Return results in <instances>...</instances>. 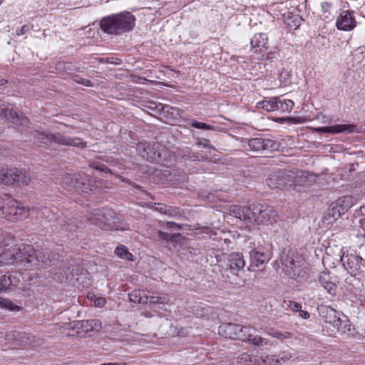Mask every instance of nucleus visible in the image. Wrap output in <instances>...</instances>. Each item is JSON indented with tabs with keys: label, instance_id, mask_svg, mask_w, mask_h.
<instances>
[{
	"label": "nucleus",
	"instance_id": "nucleus-23",
	"mask_svg": "<svg viewBox=\"0 0 365 365\" xmlns=\"http://www.w3.org/2000/svg\"><path fill=\"white\" fill-rule=\"evenodd\" d=\"M240 324L234 323H225L218 327V334L225 338L238 339V330Z\"/></svg>",
	"mask_w": 365,
	"mask_h": 365
},
{
	"label": "nucleus",
	"instance_id": "nucleus-52",
	"mask_svg": "<svg viewBox=\"0 0 365 365\" xmlns=\"http://www.w3.org/2000/svg\"><path fill=\"white\" fill-rule=\"evenodd\" d=\"M95 306L98 307H102L106 304V300L104 298L98 297L94 301Z\"/></svg>",
	"mask_w": 365,
	"mask_h": 365
},
{
	"label": "nucleus",
	"instance_id": "nucleus-13",
	"mask_svg": "<svg viewBox=\"0 0 365 365\" xmlns=\"http://www.w3.org/2000/svg\"><path fill=\"white\" fill-rule=\"evenodd\" d=\"M238 339L255 346H261L267 344V339L257 334V330L251 326L240 324L238 330Z\"/></svg>",
	"mask_w": 365,
	"mask_h": 365
},
{
	"label": "nucleus",
	"instance_id": "nucleus-53",
	"mask_svg": "<svg viewBox=\"0 0 365 365\" xmlns=\"http://www.w3.org/2000/svg\"><path fill=\"white\" fill-rule=\"evenodd\" d=\"M166 227L168 229H173V228L181 229L182 225H180L179 224H177V223H175L174 222H168L166 223Z\"/></svg>",
	"mask_w": 365,
	"mask_h": 365
},
{
	"label": "nucleus",
	"instance_id": "nucleus-64",
	"mask_svg": "<svg viewBox=\"0 0 365 365\" xmlns=\"http://www.w3.org/2000/svg\"><path fill=\"white\" fill-rule=\"evenodd\" d=\"M2 1H3V0H0V5L1 4Z\"/></svg>",
	"mask_w": 365,
	"mask_h": 365
},
{
	"label": "nucleus",
	"instance_id": "nucleus-38",
	"mask_svg": "<svg viewBox=\"0 0 365 365\" xmlns=\"http://www.w3.org/2000/svg\"><path fill=\"white\" fill-rule=\"evenodd\" d=\"M11 279L9 276L2 275L0 277V292L7 290L11 285Z\"/></svg>",
	"mask_w": 365,
	"mask_h": 365
},
{
	"label": "nucleus",
	"instance_id": "nucleus-55",
	"mask_svg": "<svg viewBox=\"0 0 365 365\" xmlns=\"http://www.w3.org/2000/svg\"><path fill=\"white\" fill-rule=\"evenodd\" d=\"M299 316L304 319H307L309 318V317H310L309 313L306 310H302V308L299 311Z\"/></svg>",
	"mask_w": 365,
	"mask_h": 365
},
{
	"label": "nucleus",
	"instance_id": "nucleus-1",
	"mask_svg": "<svg viewBox=\"0 0 365 365\" xmlns=\"http://www.w3.org/2000/svg\"><path fill=\"white\" fill-rule=\"evenodd\" d=\"M16 264L25 269L46 268L58 261L60 255L48 250H36L33 245H21L19 247Z\"/></svg>",
	"mask_w": 365,
	"mask_h": 365
},
{
	"label": "nucleus",
	"instance_id": "nucleus-4",
	"mask_svg": "<svg viewBox=\"0 0 365 365\" xmlns=\"http://www.w3.org/2000/svg\"><path fill=\"white\" fill-rule=\"evenodd\" d=\"M308 173L298 170H278L267 179V185L272 189H289L293 184L304 185Z\"/></svg>",
	"mask_w": 365,
	"mask_h": 365
},
{
	"label": "nucleus",
	"instance_id": "nucleus-32",
	"mask_svg": "<svg viewBox=\"0 0 365 365\" xmlns=\"http://www.w3.org/2000/svg\"><path fill=\"white\" fill-rule=\"evenodd\" d=\"M180 233L169 234L160 230L156 232V237L159 240L164 241L167 243H173L178 241L181 238Z\"/></svg>",
	"mask_w": 365,
	"mask_h": 365
},
{
	"label": "nucleus",
	"instance_id": "nucleus-22",
	"mask_svg": "<svg viewBox=\"0 0 365 365\" xmlns=\"http://www.w3.org/2000/svg\"><path fill=\"white\" fill-rule=\"evenodd\" d=\"M320 285L331 295L334 296L336 293V285L332 280V277L329 272H320L318 277Z\"/></svg>",
	"mask_w": 365,
	"mask_h": 365
},
{
	"label": "nucleus",
	"instance_id": "nucleus-9",
	"mask_svg": "<svg viewBox=\"0 0 365 365\" xmlns=\"http://www.w3.org/2000/svg\"><path fill=\"white\" fill-rule=\"evenodd\" d=\"M29 212L27 207L15 200H7L3 205H0V217L13 222L26 219Z\"/></svg>",
	"mask_w": 365,
	"mask_h": 365
},
{
	"label": "nucleus",
	"instance_id": "nucleus-25",
	"mask_svg": "<svg viewBox=\"0 0 365 365\" xmlns=\"http://www.w3.org/2000/svg\"><path fill=\"white\" fill-rule=\"evenodd\" d=\"M268 37L267 34H256L250 41L251 48L255 49V53H261L267 49Z\"/></svg>",
	"mask_w": 365,
	"mask_h": 365
},
{
	"label": "nucleus",
	"instance_id": "nucleus-16",
	"mask_svg": "<svg viewBox=\"0 0 365 365\" xmlns=\"http://www.w3.org/2000/svg\"><path fill=\"white\" fill-rule=\"evenodd\" d=\"M252 205L248 206H240L237 205H231L229 208L230 215L243 220L245 223H251L255 220V212H252Z\"/></svg>",
	"mask_w": 365,
	"mask_h": 365
},
{
	"label": "nucleus",
	"instance_id": "nucleus-35",
	"mask_svg": "<svg viewBox=\"0 0 365 365\" xmlns=\"http://www.w3.org/2000/svg\"><path fill=\"white\" fill-rule=\"evenodd\" d=\"M0 307L13 312H19L21 307L14 304L13 302L8 299L0 297Z\"/></svg>",
	"mask_w": 365,
	"mask_h": 365
},
{
	"label": "nucleus",
	"instance_id": "nucleus-43",
	"mask_svg": "<svg viewBox=\"0 0 365 365\" xmlns=\"http://www.w3.org/2000/svg\"><path fill=\"white\" fill-rule=\"evenodd\" d=\"M34 29V26L32 24H26L22 26L20 29H17L16 31V34L17 36L25 35L28 34L30 31Z\"/></svg>",
	"mask_w": 365,
	"mask_h": 365
},
{
	"label": "nucleus",
	"instance_id": "nucleus-47",
	"mask_svg": "<svg viewBox=\"0 0 365 365\" xmlns=\"http://www.w3.org/2000/svg\"><path fill=\"white\" fill-rule=\"evenodd\" d=\"M276 143L272 140L264 138V150L273 149L275 148Z\"/></svg>",
	"mask_w": 365,
	"mask_h": 365
},
{
	"label": "nucleus",
	"instance_id": "nucleus-39",
	"mask_svg": "<svg viewBox=\"0 0 365 365\" xmlns=\"http://www.w3.org/2000/svg\"><path fill=\"white\" fill-rule=\"evenodd\" d=\"M188 125H190L191 126L201 130H213V127L207 125L205 123L200 122L195 120H190L188 122Z\"/></svg>",
	"mask_w": 365,
	"mask_h": 365
},
{
	"label": "nucleus",
	"instance_id": "nucleus-5",
	"mask_svg": "<svg viewBox=\"0 0 365 365\" xmlns=\"http://www.w3.org/2000/svg\"><path fill=\"white\" fill-rule=\"evenodd\" d=\"M135 24V17L128 11H123L102 19L101 29L108 34L121 35L131 31Z\"/></svg>",
	"mask_w": 365,
	"mask_h": 365
},
{
	"label": "nucleus",
	"instance_id": "nucleus-44",
	"mask_svg": "<svg viewBox=\"0 0 365 365\" xmlns=\"http://www.w3.org/2000/svg\"><path fill=\"white\" fill-rule=\"evenodd\" d=\"M99 61L101 63H107L113 64V65H120L122 63L121 59H120L118 58H113V57L105 58H102L99 59Z\"/></svg>",
	"mask_w": 365,
	"mask_h": 365
},
{
	"label": "nucleus",
	"instance_id": "nucleus-27",
	"mask_svg": "<svg viewBox=\"0 0 365 365\" xmlns=\"http://www.w3.org/2000/svg\"><path fill=\"white\" fill-rule=\"evenodd\" d=\"M58 182L65 188L70 190L76 188L78 181V174H70L61 172L58 178Z\"/></svg>",
	"mask_w": 365,
	"mask_h": 365
},
{
	"label": "nucleus",
	"instance_id": "nucleus-7",
	"mask_svg": "<svg viewBox=\"0 0 365 365\" xmlns=\"http://www.w3.org/2000/svg\"><path fill=\"white\" fill-rule=\"evenodd\" d=\"M318 312L324 322L329 324L339 334H354V329L348 317L342 312L326 305L319 306Z\"/></svg>",
	"mask_w": 365,
	"mask_h": 365
},
{
	"label": "nucleus",
	"instance_id": "nucleus-50",
	"mask_svg": "<svg viewBox=\"0 0 365 365\" xmlns=\"http://www.w3.org/2000/svg\"><path fill=\"white\" fill-rule=\"evenodd\" d=\"M277 56V53L275 51H270L268 52L266 55H262V60L265 61H272V59L275 58Z\"/></svg>",
	"mask_w": 365,
	"mask_h": 365
},
{
	"label": "nucleus",
	"instance_id": "nucleus-61",
	"mask_svg": "<svg viewBox=\"0 0 365 365\" xmlns=\"http://www.w3.org/2000/svg\"><path fill=\"white\" fill-rule=\"evenodd\" d=\"M6 83H7V81L4 79V78H0V86H3L4 84H5Z\"/></svg>",
	"mask_w": 365,
	"mask_h": 365
},
{
	"label": "nucleus",
	"instance_id": "nucleus-29",
	"mask_svg": "<svg viewBox=\"0 0 365 365\" xmlns=\"http://www.w3.org/2000/svg\"><path fill=\"white\" fill-rule=\"evenodd\" d=\"M354 205V200L351 196L346 195L336 201L335 207H332V211L338 212V216L344 214L346 210Z\"/></svg>",
	"mask_w": 365,
	"mask_h": 365
},
{
	"label": "nucleus",
	"instance_id": "nucleus-17",
	"mask_svg": "<svg viewBox=\"0 0 365 365\" xmlns=\"http://www.w3.org/2000/svg\"><path fill=\"white\" fill-rule=\"evenodd\" d=\"M130 302L139 304H165L167 299L164 297L148 295L144 292L135 291L129 294Z\"/></svg>",
	"mask_w": 365,
	"mask_h": 365
},
{
	"label": "nucleus",
	"instance_id": "nucleus-37",
	"mask_svg": "<svg viewBox=\"0 0 365 365\" xmlns=\"http://www.w3.org/2000/svg\"><path fill=\"white\" fill-rule=\"evenodd\" d=\"M302 22V19L299 18L298 16H289L288 14V16L285 21V23L287 24L288 26H289L291 29H296L298 28Z\"/></svg>",
	"mask_w": 365,
	"mask_h": 365
},
{
	"label": "nucleus",
	"instance_id": "nucleus-59",
	"mask_svg": "<svg viewBox=\"0 0 365 365\" xmlns=\"http://www.w3.org/2000/svg\"><path fill=\"white\" fill-rule=\"evenodd\" d=\"M359 212L361 215H365V204L360 207Z\"/></svg>",
	"mask_w": 365,
	"mask_h": 365
},
{
	"label": "nucleus",
	"instance_id": "nucleus-10",
	"mask_svg": "<svg viewBox=\"0 0 365 365\" xmlns=\"http://www.w3.org/2000/svg\"><path fill=\"white\" fill-rule=\"evenodd\" d=\"M252 212H255V220H252V223L272 225L276 222L278 218L277 212L272 207L264 206L261 204H253Z\"/></svg>",
	"mask_w": 365,
	"mask_h": 365
},
{
	"label": "nucleus",
	"instance_id": "nucleus-34",
	"mask_svg": "<svg viewBox=\"0 0 365 365\" xmlns=\"http://www.w3.org/2000/svg\"><path fill=\"white\" fill-rule=\"evenodd\" d=\"M264 138H255L248 140V146L251 150L260 151L264 150Z\"/></svg>",
	"mask_w": 365,
	"mask_h": 365
},
{
	"label": "nucleus",
	"instance_id": "nucleus-40",
	"mask_svg": "<svg viewBox=\"0 0 365 365\" xmlns=\"http://www.w3.org/2000/svg\"><path fill=\"white\" fill-rule=\"evenodd\" d=\"M332 8V4L329 1H323L321 3L322 11L324 15V18H329L331 16V9Z\"/></svg>",
	"mask_w": 365,
	"mask_h": 365
},
{
	"label": "nucleus",
	"instance_id": "nucleus-42",
	"mask_svg": "<svg viewBox=\"0 0 365 365\" xmlns=\"http://www.w3.org/2000/svg\"><path fill=\"white\" fill-rule=\"evenodd\" d=\"M73 81L75 82H76L77 83L81 84L86 87H93V83L90 80L83 78L79 76H75L73 77Z\"/></svg>",
	"mask_w": 365,
	"mask_h": 365
},
{
	"label": "nucleus",
	"instance_id": "nucleus-60",
	"mask_svg": "<svg viewBox=\"0 0 365 365\" xmlns=\"http://www.w3.org/2000/svg\"><path fill=\"white\" fill-rule=\"evenodd\" d=\"M242 359L245 361H247L248 359H250V356L247 354H242Z\"/></svg>",
	"mask_w": 365,
	"mask_h": 365
},
{
	"label": "nucleus",
	"instance_id": "nucleus-15",
	"mask_svg": "<svg viewBox=\"0 0 365 365\" xmlns=\"http://www.w3.org/2000/svg\"><path fill=\"white\" fill-rule=\"evenodd\" d=\"M8 182L6 184L16 183L19 185H28L31 180L30 173L26 170L16 168L7 169Z\"/></svg>",
	"mask_w": 365,
	"mask_h": 365
},
{
	"label": "nucleus",
	"instance_id": "nucleus-63",
	"mask_svg": "<svg viewBox=\"0 0 365 365\" xmlns=\"http://www.w3.org/2000/svg\"><path fill=\"white\" fill-rule=\"evenodd\" d=\"M0 108H5L3 107L2 106H0Z\"/></svg>",
	"mask_w": 365,
	"mask_h": 365
},
{
	"label": "nucleus",
	"instance_id": "nucleus-26",
	"mask_svg": "<svg viewBox=\"0 0 365 365\" xmlns=\"http://www.w3.org/2000/svg\"><path fill=\"white\" fill-rule=\"evenodd\" d=\"M177 158L183 160L205 161L207 157L199 153H193L191 148L186 147L179 149L177 153Z\"/></svg>",
	"mask_w": 365,
	"mask_h": 365
},
{
	"label": "nucleus",
	"instance_id": "nucleus-36",
	"mask_svg": "<svg viewBox=\"0 0 365 365\" xmlns=\"http://www.w3.org/2000/svg\"><path fill=\"white\" fill-rule=\"evenodd\" d=\"M115 253L122 259H125L128 261L133 260V255L128 252L127 247L124 245L118 246L115 248Z\"/></svg>",
	"mask_w": 365,
	"mask_h": 365
},
{
	"label": "nucleus",
	"instance_id": "nucleus-8",
	"mask_svg": "<svg viewBox=\"0 0 365 365\" xmlns=\"http://www.w3.org/2000/svg\"><path fill=\"white\" fill-rule=\"evenodd\" d=\"M34 143L40 147L51 146L53 144L61 145L83 147L85 143L79 138H70L60 133L53 134L50 133L36 131L34 135Z\"/></svg>",
	"mask_w": 365,
	"mask_h": 365
},
{
	"label": "nucleus",
	"instance_id": "nucleus-48",
	"mask_svg": "<svg viewBox=\"0 0 365 365\" xmlns=\"http://www.w3.org/2000/svg\"><path fill=\"white\" fill-rule=\"evenodd\" d=\"M288 307L294 312H299L302 308L301 304L294 301H289Z\"/></svg>",
	"mask_w": 365,
	"mask_h": 365
},
{
	"label": "nucleus",
	"instance_id": "nucleus-45",
	"mask_svg": "<svg viewBox=\"0 0 365 365\" xmlns=\"http://www.w3.org/2000/svg\"><path fill=\"white\" fill-rule=\"evenodd\" d=\"M7 168H4L0 165V182H2L6 184V182H8L7 177Z\"/></svg>",
	"mask_w": 365,
	"mask_h": 365
},
{
	"label": "nucleus",
	"instance_id": "nucleus-58",
	"mask_svg": "<svg viewBox=\"0 0 365 365\" xmlns=\"http://www.w3.org/2000/svg\"><path fill=\"white\" fill-rule=\"evenodd\" d=\"M101 365H126V364L125 363L118 364V363L109 362V363H104Z\"/></svg>",
	"mask_w": 365,
	"mask_h": 365
},
{
	"label": "nucleus",
	"instance_id": "nucleus-28",
	"mask_svg": "<svg viewBox=\"0 0 365 365\" xmlns=\"http://www.w3.org/2000/svg\"><path fill=\"white\" fill-rule=\"evenodd\" d=\"M251 266L260 267L269 260V255L257 250H252L250 252Z\"/></svg>",
	"mask_w": 365,
	"mask_h": 365
},
{
	"label": "nucleus",
	"instance_id": "nucleus-6",
	"mask_svg": "<svg viewBox=\"0 0 365 365\" xmlns=\"http://www.w3.org/2000/svg\"><path fill=\"white\" fill-rule=\"evenodd\" d=\"M88 218L103 230H125L128 228V225L111 209H94Z\"/></svg>",
	"mask_w": 365,
	"mask_h": 365
},
{
	"label": "nucleus",
	"instance_id": "nucleus-20",
	"mask_svg": "<svg viewBox=\"0 0 365 365\" xmlns=\"http://www.w3.org/2000/svg\"><path fill=\"white\" fill-rule=\"evenodd\" d=\"M0 116L4 117L13 124L21 127H26L29 123V120L26 117L13 111L11 108H0Z\"/></svg>",
	"mask_w": 365,
	"mask_h": 365
},
{
	"label": "nucleus",
	"instance_id": "nucleus-57",
	"mask_svg": "<svg viewBox=\"0 0 365 365\" xmlns=\"http://www.w3.org/2000/svg\"><path fill=\"white\" fill-rule=\"evenodd\" d=\"M360 225L363 230H365V217L359 220Z\"/></svg>",
	"mask_w": 365,
	"mask_h": 365
},
{
	"label": "nucleus",
	"instance_id": "nucleus-19",
	"mask_svg": "<svg viewBox=\"0 0 365 365\" xmlns=\"http://www.w3.org/2000/svg\"><path fill=\"white\" fill-rule=\"evenodd\" d=\"M336 26L342 31H351L356 26L353 11H343L336 21Z\"/></svg>",
	"mask_w": 365,
	"mask_h": 365
},
{
	"label": "nucleus",
	"instance_id": "nucleus-54",
	"mask_svg": "<svg viewBox=\"0 0 365 365\" xmlns=\"http://www.w3.org/2000/svg\"><path fill=\"white\" fill-rule=\"evenodd\" d=\"M153 104V103H151V105ZM155 105V107H153V106H150V108L152 109V110H156L158 112H161L164 110V106L161 103H159L158 105H156L155 103H154Z\"/></svg>",
	"mask_w": 365,
	"mask_h": 365
},
{
	"label": "nucleus",
	"instance_id": "nucleus-49",
	"mask_svg": "<svg viewBox=\"0 0 365 365\" xmlns=\"http://www.w3.org/2000/svg\"><path fill=\"white\" fill-rule=\"evenodd\" d=\"M152 207H153L156 211H158L159 212L164 214L167 205L163 203H155L153 205H152Z\"/></svg>",
	"mask_w": 365,
	"mask_h": 365
},
{
	"label": "nucleus",
	"instance_id": "nucleus-21",
	"mask_svg": "<svg viewBox=\"0 0 365 365\" xmlns=\"http://www.w3.org/2000/svg\"><path fill=\"white\" fill-rule=\"evenodd\" d=\"M356 125L353 124H336L331 126L319 127L317 130L319 133L336 134L341 133H352L355 131Z\"/></svg>",
	"mask_w": 365,
	"mask_h": 365
},
{
	"label": "nucleus",
	"instance_id": "nucleus-3",
	"mask_svg": "<svg viewBox=\"0 0 365 365\" xmlns=\"http://www.w3.org/2000/svg\"><path fill=\"white\" fill-rule=\"evenodd\" d=\"M283 271L289 277L303 282L308 279L310 265L304 257L296 251L289 250L281 258Z\"/></svg>",
	"mask_w": 365,
	"mask_h": 365
},
{
	"label": "nucleus",
	"instance_id": "nucleus-14",
	"mask_svg": "<svg viewBox=\"0 0 365 365\" xmlns=\"http://www.w3.org/2000/svg\"><path fill=\"white\" fill-rule=\"evenodd\" d=\"M340 260L343 267L351 275H356L361 272L364 267V259L355 253L343 255L341 256Z\"/></svg>",
	"mask_w": 365,
	"mask_h": 365
},
{
	"label": "nucleus",
	"instance_id": "nucleus-11",
	"mask_svg": "<svg viewBox=\"0 0 365 365\" xmlns=\"http://www.w3.org/2000/svg\"><path fill=\"white\" fill-rule=\"evenodd\" d=\"M138 154L148 161L163 163L165 158L159 150V145L154 143L140 142L137 145Z\"/></svg>",
	"mask_w": 365,
	"mask_h": 365
},
{
	"label": "nucleus",
	"instance_id": "nucleus-51",
	"mask_svg": "<svg viewBox=\"0 0 365 365\" xmlns=\"http://www.w3.org/2000/svg\"><path fill=\"white\" fill-rule=\"evenodd\" d=\"M197 145L198 146H202L203 148H211L209 143V140L207 139H197Z\"/></svg>",
	"mask_w": 365,
	"mask_h": 365
},
{
	"label": "nucleus",
	"instance_id": "nucleus-2",
	"mask_svg": "<svg viewBox=\"0 0 365 365\" xmlns=\"http://www.w3.org/2000/svg\"><path fill=\"white\" fill-rule=\"evenodd\" d=\"M217 261L220 272L226 281L235 285H241L244 282L240 277L245 266V260L242 253L222 255Z\"/></svg>",
	"mask_w": 365,
	"mask_h": 365
},
{
	"label": "nucleus",
	"instance_id": "nucleus-41",
	"mask_svg": "<svg viewBox=\"0 0 365 365\" xmlns=\"http://www.w3.org/2000/svg\"><path fill=\"white\" fill-rule=\"evenodd\" d=\"M269 335L272 337L277 338L279 339H289L291 336V334L289 332H280L277 331H270Z\"/></svg>",
	"mask_w": 365,
	"mask_h": 365
},
{
	"label": "nucleus",
	"instance_id": "nucleus-31",
	"mask_svg": "<svg viewBox=\"0 0 365 365\" xmlns=\"http://www.w3.org/2000/svg\"><path fill=\"white\" fill-rule=\"evenodd\" d=\"M293 106L294 102L292 100L277 97L275 106L276 111H279L280 113L290 112Z\"/></svg>",
	"mask_w": 365,
	"mask_h": 365
},
{
	"label": "nucleus",
	"instance_id": "nucleus-18",
	"mask_svg": "<svg viewBox=\"0 0 365 365\" xmlns=\"http://www.w3.org/2000/svg\"><path fill=\"white\" fill-rule=\"evenodd\" d=\"M100 182L93 180L88 175L85 173L78 174L76 189L85 193L95 192L98 190Z\"/></svg>",
	"mask_w": 365,
	"mask_h": 365
},
{
	"label": "nucleus",
	"instance_id": "nucleus-30",
	"mask_svg": "<svg viewBox=\"0 0 365 365\" xmlns=\"http://www.w3.org/2000/svg\"><path fill=\"white\" fill-rule=\"evenodd\" d=\"M52 274L54 279L61 282H71L73 277L70 267H56L52 270Z\"/></svg>",
	"mask_w": 365,
	"mask_h": 365
},
{
	"label": "nucleus",
	"instance_id": "nucleus-62",
	"mask_svg": "<svg viewBox=\"0 0 365 365\" xmlns=\"http://www.w3.org/2000/svg\"><path fill=\"white\" fill-rule=\"evenodd\" d=\"M187 178V176L185 174L183 175V176L182 177V180H185Z\"/></svg>",
	"mask_w": 365,
	"mask_h": 365
},
{
	"label": "nucleus",
	"instance_id": "nucleus-24",
	"mask_svg": "<svg viewBox=\"0 0 365 365\" xmlns=\"http://www.w3.org/2000/svg\"><path fill=\"white\" fill-rule=\"evenodd\" d=\"M101 328V323L96 319L82 320L74 322L73 329H81L84 332L98 331Z\"/></svg>",
	"mask_w": 365,
	"mask_h": 365
},
{
	"label": "nucleus",
	"instance_id": "nucleus-56",
	"mask_svg": "<svg viewBox=\"0 0 365 365\" xmlns=\"http://www.w3.org/2000/svg\"><path fill=\"white\" fill-rule=\"evenodd\" d=\"M91 166L94 169L100 170H104L106 168V166H105L104 165H100L99 163H93L91 164Z\"/></svg>",
	"mask_w": 365,
	"mask_h": 365
},
{
	"label": "nucleus",
	"instance_id": "nucleus-46",
	"mask_svg": "<svg viewBox=\"0 0 365 365\" xmlns=\"http://www.w3.org/2000/svg\"><path fill=\"white\" fill-rule=\"evenodd\" d=\"M178 213H179V210H178V208L173 207H170V206H167L165 212L164 214L167 215H168L170 217H175L177 215H178Z\"/></svg>",
	"mask_w": 365,
	"mask_h": 365
},
{
	"label": "nucleus",
	"instance_id": "nucleus-12",
	"mask_svg": "<svg viewBox=\"0 0 365 365\" xmlns=\"http://www.w3.org/2000/svg\"><path fill=\"white\" fill-rule=\"evenodd\" d=\"M37 215L45 218L48 222L56 221L58 225L65 227V230L68 232L75 230L76 227L71 219L66 220L65 217L60 216L56 208L52 210L48 207H43L37 211Z\"/></svg>",
	"mask_w": 365,
	"mask_h": 365
},
{
	"label": "nucleus",
	"instance_id": "nucleus-33",
	"mask_svg": "<svg viewBox=\"0 0 365 365\" xmlns=\"http://www.w3.org/2000/svg\"><path fill=\"white\" fill-rule=\"evenodd\" d=\"M276 101L277 97L272 98L269 100H264L257 103L258 108H262L267 110V112L276 111Z\"/></svg>",
	"mask_w": 365,
	"mask_h": 365
}]
</instances>
